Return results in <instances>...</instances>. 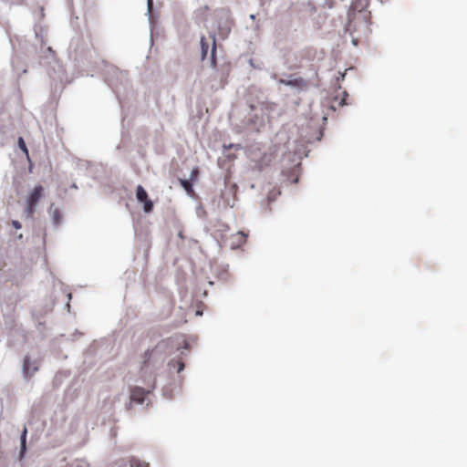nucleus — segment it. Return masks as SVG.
Instances as JSON below:
<instances>
[{
	"label": "nucleus",
	"instance_id": "1",
	"mask_svg": "<svg viewBox=\"0 0 467 467\" xmlns=\"http://www.w3.org/2000/svg\"><path fill=\"white\" fill-rule=\"evenodd\" d=\"M189 347L186 340L172 337L161 340L154 348L146 351L140 368V377L148 389L146 390L142 387H134L130 390V401L143 404L146 395L155 389L156 371L162 366L167 357L176 351H181L182 354V349H188Z\"/></svg>",
	"mask_w": 467,
	"mask_h": 467
},
{
	"label": "nucleus",
	"instance_id": "2",
	"mask_svg": "<svg viewBox=\"0 0 467 467\" xmlns=\"http://www.w3.org/2000/svg\"><path fill=\"white\" fill-rule=\"evenodd\" d=\"M105 81L111 89L119 96V86H125L128 81L127 73L113 66H107L104 73Z\"/></svg>",
	"mask_w": 467,
	"mask_h": 467
},
{
	"label": "nucleus",
	"instance_id": "3",
	"mask_svg": "<svg viewBox=\"0 0 467 467\" xmlns=\"http://www.w3.org/2000/svg\"><path fill=\"white\" fill-rule=\"evenodd\" d=\"M369 5V0H355L351 3L348 10V22L345 25V30L350 32L352 29V23L356 14H366L365 11Z\"/></svg>",
	"mask_w": 467,
	"mask_h": 467
},
{
	"label": "nucleus",
	"instance_id": "4",
	"mask_svg": "<svg viewBox=\"0 0 467 467\" xmlns=\"http://www.w3.org/2000/svg\"><path fill=\"white\" fill-rule=\"evenodd\" d=\"M277 82L279 84L290 87L295 93L299 92L307 87L306 81L305 79L302 78H296L294 75H289L287 78H279L277 79Z\"/></svg>",
	"mask_w": 467,
	"mask_h": 467
},
{
	"label": "nucleus",
	"instance_id": "5",
	"mask_svg": "<svg viewBox=\"0 0 467 467\" xmlns=\"http://www.w3.org/2000/svg\"><path fill=\"white\" fill-rule=\"evenodd\" d=\"M38 358H32L30 356L24 358L22 371L26 379L32 377L38 370Z\"/></svg>",
	"mask_w": 467,
	"mask_h": 467
},
{
	"label": "nucleus",
	"instance_id": "6",
	"mask_svg": "<svg viewBox=\"0 0 467 467\" xmlns=\"http://www.w3.org/2000/svg\"><path fill=\"white\" fill-rule=\"evenodd\" d=\"M44 192V188L42 185H36L34 187L33 191L29 193L26 202H30L31 204H37Z\"/></svg>",
	"mask_w": 467,
	"mask_h": 467
},
{
	"label": "nucleus",
	"instance_id": "7",
	"mask_svg": "<svg viewBox=\"0 0 467 467\" xmlns=\"http://www.w3.org/2000/svg\"><path fill=\"white\" fill-rule=\"evenodd\" d=\"M26 435L27 430L24 428L21 435H20V451H19V458L23 459L26 453Z\"/></svg>",
	"mask_w": 467,
	"mask_h": 467
},
{
	"label": "nucleus",
	"instance_id": "8",
	"mask_svg": "<svg viewBox=\"0 0 467 467\" xmlns=\"http://www.w3.org/2000/svg\"><path fill=\"white\" fill-rule=\"evenodd\" d=\"M201 46V59L203 61L209 52L210 49V41L205 36H202L200 39Z\"/></svg>",
	"mask_w": 467,
	"mask_h": 467
},
{
	"label": "nucleus",
	"instance_id": "9",
	"mask_svg": "<svg viewBox=\"0 0 467 467\" xmlns=\"http://www.w3.org/2000/svg\"><path fill=\"white\" fill-rule=\"evenodd\" d=\"M212 38V47L210 52V61L213 67L216 65V40L214 35L210 36Z\"/></svg>",
	"mask_w": 467,
	"mask_h": 467
},
{
	"label": "nucleus",
	"instance_id": "10",
	"mask_svg": "<svg viewBox=\"0 0 467 467\" xmlns=\"http://www.w3.org/2000/svg\"><path fill=\"white\" fill-rule=\"evenodd\" d=\"M168 369L170 371H171L173 368H176L177 369V372H181L184 369V363L181 360H174V359H171L169 362H168Z\"/></svg>",
	"mask_w": 467,
	"mask_h": 467
},
{
	"label": "nucleus",
	"instance_id": "11",
	"mask_svg": "<svg viewBox=\"0 0 467 467\" xmlns=\"http://www.w3.org/2000/svg\"><path fill=\"white\" fill-rule=\"evenodd\" d=\"M296 140H293L292 142L288 141L287 145H285L286 150L290 152L294 151V156L297 157L299 160L302 159V152L296 148Z\"/></svg>",
	"mask_w": 467,
	"mask_h": 467
},
{
	"label": "nucleus",
	"instance_id": "12",
	"mask_svg": "<svg viewBox=\"0 0 467 467\" xmlns=\"http://www.w3.org/2000/svg\"><path fill=\"white\" fill-rule=\"evenodd\" d=\"M136 198L140 202L148 199V193L141 185L137 186Z\"/></svg>",
	"mask_w": 467,
	"mask_h": 467
},
{
	"label": "nucleus",
	"instance_id": "13",
	"mask_svg": "<svg viewBox=\"0 0 467 467\" xmlns=\"http://www.w3.org/2000/svg\"><path fill=\"white\" fill-rule=\"evenodd\" d=\"M53 206H54V204H51V206H50V211H51V215H52V223H53V224L57 225L61 222L60 212L57 208L52 210Z\"/></svg>",
	"mask_w": 467,
	"mask_h": 467
},
{
	"label": "nucleus",
	"instance_id": "14",
	"mask_svg": "<svg viewBox=\"0 0 467 467\" xmlns=\"http://www.w3.org/2000/svg\"><path fill=\"white\" fill-rule=\"evenodd\" d=\"M237 235L239 236V241L237 243H233L231 244V247L233 249H235V248H238L240 247L245 241L246 237H247V234H244V232L240 231L237 233Z\"/></svg>",
	"mask_w": 467,
	"mask_h": 467
},
{
	"label": "nucleus",
	"instance_id": "15",
	"mask_svg": "<svg viewBox=\"0 0 467 467\" xmlns=\"http://www.w3.org/2000/svg\"><path fill=\"white\" fill-rule=\"evenodd\" d=\"M67 467H89V464L86 460L76 459L72 461Z\"/></svg>",
	"mask_w": 467,
	"mask_h": 467
},
{
	"label": "nucleus",
	"instance_id": "16",
	"mask_svg": "<svg viewBox=\"0 0 467 467\" xmlns=\"http://www.w3.org/2000/svg\"><path fill=\"white\" fill-rule=\"evenodd\" d=\"M17 145L21 151H23L26 154V158L29 159L28 149L26 147L25 140L22 137H18Z\"/></svg>",
	"mask_w": 467,
	"mask_h": 467
},
{
	"label": "nucleus",
	"instance_id": "17",
	"mask_svg": "<svg viewBox=\"0 0 467 467\" xmlns=\"http://www.w3.org/2000/svg\"><path fill=\"white\" fill-rule=\"evenodd\" d=\"M180 182H181V185L182 186V188L186 191V192L188 194L193 192L192 183L190 182V180L182 179V180H180Z\"/></svg>",
	"mask_w": 467,
	"mask_h": 467
},
{
	"label": "nucleus",
	"instance_id": "18",
	"mask_svg": "<svg viewBox=\"0 0 467 467\" xmlns=\"http://www.w3.org/2000/svg\"><path fill=\"white\" fill-rule=\"evenodd\" d=\"M36 204H31L30 202H26V206L25 208V213L28 217H32L36 211Z\"/></svg>",
	"mask_w": 467,
	"mask_h": 467
},
{
	"label": "nucleus",
	"instance_id": "19",
	"mask_svg": "<svg viewBox=\"0 0 467 467\" xmlns=\"http://www.w3.org/2000/svg\"><path fill=\"white\" fill-rule=\"evenodd\" d=\"M141 202H143L144 213H148L152 211L153 202L150 199H147L146 201H142Z\"/></svg>",
	"mask_w": 467,
	"mask_h": 467
},
{
	"label": "nucleus",
	"instance_id": "20",
	"mask_svg": "<svg viewBox=\"0 0 467 467\" xmlns=\"http://www.w3.org/2000/svg\"><path fill=\"white\" fill-rule=\"evenodd\" d=\"M153 6V0H147V15L149 16L150 22L151 21L150 13Z\"/></svg>",
	"mask_w": 467,
	"mask_h": 467
},
{
	"label": "nucleus",
	"instance_id": "21",
	"mask_svg": "<svg viewBox=\"0 0 467 467\" xmlns=\"http://www.w3.org/2000/svg\"><path fill=\"white\" fill-rule=\"evenodd\" d=\"M280 192H273V193H270L267 197V202H273L275 199V196L277 194H279Z\"/></svg>",
	"mask_w": 467,
	"mask_h": 467
},
{
	"label": "nucleus",
	"instance_id": "22",
	"mask_svg": "<svg viewBox=\"0 0 467 467\" xmlns=\"http://www.w3.org/2000/svg\"><path fill=\"white\" fill-rule=\"evenodd\" d=\"M12 225L16 228V229H21L22 227V224L20 222L16 221V220H13L12 221Z\"/></svg>",
	"mask_w": 467,
	"mask_h": 467
},
{
	"label": "nucleus",
	"instance_id": "23",
	"mask_svg": "<svg viewBox=\"0 0 467 467\" xmlns=\"http://www.w3.org/2000/svg\"><path fill=\"white\" fill-rule=\"evenodd\" d=\"M249 64H250V65H251V67H253L254 68H258V69H260V68H261L260 65L255 64V63H254V60L253 58H250V59H249Z\"/></svg>",
	"mask_w": 467,
	"mask_h": 467
},
{
	"label": "nucleus",
	"instance_id": "24",
	"mask_svg": "<svg viewBox=\"0 0 467 467\" xmlns=\"http://www.w3.org/2000/svg\"><path fill=\"white\" fill-rule=\"evenodd\" d=\"M224 149H232V148H235V149H239L241 148V146L239 144H229V145H223Z\"/></svg>",
	"mask_w": 467,
	"mask_h": 467
},
{
	"label": "nucleus",
	"instance_id": "25",
	"mask_svg": "<svg viewBox=\"0 0 467 467\" xmlns=\"http://www.w3.org/2000/svg\"><path fill=\"white\" fill-rule=\"evenodd\" d=\"M345 104H346L345 98H343V99H341L339 100L338 105H339V106H343V105H345Z\"/></svg>",
	"mask_w": 467,
	"mask_h": 467
},
{
	"label": "nucleus",
	"instance_id": "26",
	"mask_svg": "<svg viewBox=\"0 0 467 467\" xmlns=\"http://www.w3.org/2000/svg\"><path fill=\"white\" fill-rule=\"evenodd\" d=\"M339 75H340V76L337 78V81H338L339 79H342V80H343V79H344V78H345V73H339Z\"/></svg>",
	"mask_w": 467,
	"mask_h": 467
},
{
	"label": "nucleus",
	"instance_id": "27",
	"mask_svg": "<svg viewBox=\"0 0 467 467\" xmlns=\"http://www.w3.org/2000/svg\"><path fill=\"white\" fill-rule=\"evenodd\" d=\"M352 44H353L354 46H357V45H358V39L353 37V38H352Z\"/></svg>",
	"mask_w": 467,
	"mask_h": 467
},
{
	"label": "nucleus",
	"instance_id": "28",
	"mask_svg": "<svg viewBox=\"0 0 467 467\" xmlns=\"http://www.w3.org/2000/svg\"><path fill=\"white\" fill-rule=\"evenodd\" d=\"M72 189H78V185L76 183H72V185L70 186Z\"/></svg>",
	"mask_w": 467,
	"mask_h": 467
},
{
	"label": "nucleus",
	"instance_id": "29",
	"mask_svg": "<svg viewBox=\"0 0 467 467\" xmlns=\"http://www.w3.org/2000/svg\"><path fill=\"white\" fill-rule=\"evenodd\" d=\"M250 19L254 20L255 19V15H254V14L250 15Z\"/></svg>",
	"mask_w": 467,
	"mask_h": 467
},
{
	"label": "nucleus",
	"instance_id": "30",
	"mask_svg": "<svg viewBox=\"0 0 467 467\" xmlns=\"http://www.w3.org/2000/svg\"><path fill=\"white\" fill-rule=\"evenodd\" d=\"M196 315H197V316H202V311L197 310V311H196Z\"/></svg>",
	"mask_w": 467,
	"mask_h": 467
},
{
	"label": "nucleus",
	"instance_id": "31",
	"mask_svg": "<svg viewBox=\"0 0 467 467\" xmlns=\"http://www.w3.org/2000/svg\"><path fill=\"white\" fill-rule=\"evenodd\" d=\"M47 51H48V52H50V53H52V52H53L51 47H48V48H47Z\"/></svg>",
	"mask_w": 467,
	"mask_h": 467
},
{
	"label": "nucleus",
	"instance_id": "32",
	"mask_svg": "<svg viewBox=\"0 0 467 467\" xmlns=\"http://www.w3.org/2000/svg\"><path fill=\"white\" fill-rule=\"evenodd\" d=\"M272 78H273L274 79H276V75H275V74H274V75L272 76Z\"/></svg>",
	"mask_w": 467,
	"mask_h": 467
},
{
	"label": "nucleus",
	"instance_id": "33",
	"mask_svg": "<svg viewBox=\"0 0 467 467\" xmlns=\"http://www.w3.org/2000/svg\"><path fill=\"white\" fill-rule=\"evenodd\" d=\"M195 174H196V171L193 170V171H192V175H195Z\"/></svg>",
	"mask_w": 467,
	"mask_h": 467
},
{
	"label": "nucleus",
	"instance_id": "34",
	"mask_svg": "<svg viewBox=\"0 0 467 467\" xmlns=\"http://www.w3.org/2000/svg\"><path fill=\"white\" fill-rule=\"evenodd\" d=\"M67 297H68V299H71V294L70 293L67 295Z\"/></svg>",
	"mask_w": 467,
	"mask_h": 467
},
{
	"label": "nucleus",
	"instance_id": "35",
	"mask_svg": "<svg viewBox=\"0 0 467 467\" xmlns=\"http://www.w3.org/2000/svg\"><path fill=\"white\" fill-rule=\"evenodd\" d=\"M344 96L347 97L348 93L346 91L343 92Z\"/></svg>",
	"mask_w": 467,
	"mask_h": 467
},
{
	"label": "nucleus",
	"instance_id": "36",
	"mask_svg": "<svg viewBox=\"0 0 467 467\" xmlns=\"http://www.w3.org/2000/svg\"><path fill=\"white\" fill-rule=\"evenodd\" d=\"M331 109H332L333 110H336V108H335V106H333V105L331 106Z\"/></svg>",
	"mask_w": 467,
	"mask_h": 467
},
{
	"label": "nucleus",
	"instance_id": "37",
	"mask_svg": "<svg viewBox=\"0 0 467 467\" xmlns=\"http://www.w3.org/2000/svg\"><path fill=\"white\" fill-rule=\"evenodd\" d=\"M298 182V179H297V178H296V179L294 180V182Z\"/></svg>",
	"mask_w": 467,
	"mask_h": 467
},
{
	"label": "nucleus",
	"instance_id": "38",
	"mask_svg": "<svg viewBox=\"0 0 467 467\" xmlns=\"http://www.w3.org/2000/svg\"><path fill=\"white\" fill-rule=\"evenodd\" d=\"M67 309H69V307H70V305L68 303L67 304Z\"/></svg>",
	"mask_w": 467,
	"mask_h": 467
}]
</instances>
